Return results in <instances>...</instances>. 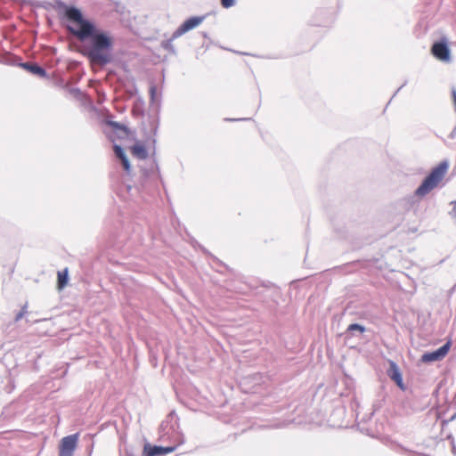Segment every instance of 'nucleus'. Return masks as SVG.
Wrapping results in <instances>:
<instances>
[{
	"instance_id": "obj_1",
	"label": "nucleus",
	"mask_w": 456,
	"mask_h": 456,
	"mask_svg": "<svg viewBox=\"0 0 456 456\" xmlns=\"http://www.w3.org/2000/svg\"><path fill=\"white\" fill-rule=\"evenodd\" d=\"M29 3L36 8L47 11L54 9L62 19L75 24H68L65 28L79 42L77 52L87 59L92 67L102 69L113 61L112 37L109 32L99 28L92 20L85 18L79 8L67 5L61 0H55L54 4L46 0H30Z\"/></svg>"
},
{
	"instance_id": "obj_2",
	"label": "nucleus",
	"mask_w": 456,
	"mask_h": 456,
	"mask_svg": "<svg viewBox=\"0 0 456 456\" xmlns=\"http://www.w3.org/2000/svg\"><path fill=\"white\" fill-rule=\"evenodd\" d=\"M449 167V162L444 160L436 167H433L430 173L422 180L419 186L415 190L414 195L423 198L428 195L432 190L438 187L440 183L445 176Z\"/></svg>"
},
{
	"instance_id": "obj_3",
	"label": "nucleus",
	"mask_w": 456,
	"mask_h": 456,
	"mask_svg": "<svg viewBox=\"0 0 456 456\" xmlns=\"http://www.w3.org/2000/svg\"><path fill=\"white\" fill-rule=\"evenodd\" d=\"M4 63L20 67L23 69L30 72L33 75L39 77H45V78L48 77V74H47L45 69L43 68L42 66H40L38 63L32 62V61L23 62L21 61V58L12 55V54H10L6 57Z\"/></svg>"
},
{
	"instance_id": "obj_4",
	"label": "nucleus",
	"mask_w": 456,
	"mask_h": 456,
	"mask_svg": "<svg viewBox=\"0 0 456 456\" xmlns=\"http://www.w3.org/2000/svg\"><path fill=\"white\" fill-rule=\"evenodd\" d=\"M451 346H452V341L448 340L439 348H437L434 351H431V352L424 353L421 355L420 361L424 363H430V362L441 361L447 355Z\"/></svg>"
},
{
	"instance_id": "obj_5",
	"label": "nucleus",
	"mask_w": 456,
	"mask_h": 456,
	"mask_svg": "<svg viewBox=\"0 0 456 456\" xmlns=\"http://www.w3.org/2000/svg\"><path fill=\"white\" fill-rule=\"evenodd\" d=\"M78 437V433L63 437L59 445V456H73L77 445Z\"/></svg>"
},
{
	"instance_id": "obj_6",
	"label": "nucleus",
	"mask_w": 456,
	"mask_h": 456,
	"mask_svg": "<svg viewBox=\"0 0 456 456\" xmlns=\"http://www.w3.org/2000/svg\"><path fill=\"white\" fill-rule=\"evenodd\" d=\"M206 16H191L185 20L173 33V38H178L186 32L197 28L204 20Z\"/></svg>"
},
{
	"instance_id": "obj_7",
	"label": "nucleus",
	"mask_w": 456,
	"mask_h": 456,
	"mask_svg": "<svg viewBox=\"0 0 456 456\" xmlns=\"http://www.w3.org/2000/svg\"><path fill=\"white\" fill-rule=\"evenodd\" d=\"M431 53L439 61H449L451 60V50L444 38L433 44Z\"/></svg>"
},
{
	"instance_id": "obj_8",
	"label": "nucleus",
	"mask_w": 456,
	"mask_h": 456,
	"mask_svg": "<svg viewBox=\"0 0 456 456\" xmlns=\"http://www.w3.org/2000/svg\"><path fill=\"white\" fill-rule=\"evenodd\" d=\"M387 373L391 380H393L401 389L404 390L403 375L395 362L389 361V368L387 369Z\"/></svg>"
},
{
	"instance_id": "obj_9",
	"label": "nucleus",
	"mask_w": 456,
	"mask_h": 456,
	"mask_svg": "<svg viewBox=\"0 0 456 456\" xmlns=\"http://www.w3.org/2000/svg\"><path fill=\"white\" fill-rule=\"evenodd\" d=\"M175 448L176 446L162 447L157 445H151L147 444L144 445L143 448V456H156L159 454H167L173 452L175 450Z\"/></svg>"
},
{
	"instance_id": "obj_10",
	"label": "nucleus",
	"mask_w": 456,
	"mask_h": 456,
	"mask_svg": "<svg viewBox=\"0 0 456 456\" xmlns=\"http://www.w3.org/2000/svg\"><path fill=\"white\" fill-rule=\"evenodd\" d=\"M131 153L139 159H146L148 158V151L145 145L139 142L131 147Z\"/></svg>"
},
{
	"instance_id": "obj_11",
	"label": "nucleus",
	"mask_w": 456,
	"mask_h": 456,
	"mask_svg": "<svg viewBox=\"0 0 456 456\" xmlns=\"http://www.w3.org/2000/svg\"><path fill=\"white\" fill-rule=\"evenodd\" d=\"M159 428H179V418L175 411H171L167 416L166 420L162 421Z\"/></svg>"
},
{
	"instance_id": "obj_12",
	"label": "nucleus",
	"mask_w": 456,
	"mask_h": 456,
	"mask_svg": "<svg viewBox=\"0 0 456 456\" xmlns=\"http://www.w3.org/2000/svg\"><path fill=\"white\" fill-rule=\"evenodd\" d=\"M69 282V269L66 267L57 273V288L58 289H64Z\"/></svg>"
},
{
	"instance_id": "obj_13",
	"label": "nucleus",
	"mask_w": 456,
	"mask_h": 456,
	"mask_svg": "<svg viewBox=\"0 0 456 456\" xmlns=\"http://www.w3.org/2000/svg\"><path fill=\"white\" fill-rule=\"evenodd\" d=\"M175 38H173V35L171 36V37L167 40H164L161 42V47L167 51L171 55H174L175 56L177 54V51L175 47V45H173V41L175 40Z\"/></svg>"
},
{
	"instance_id": "obj_14",
	"label": "nucleus",
	"mask_w": 456,
	"mask_h": 456,
	"mask_svg": "<svg viewBox=\"0 0 456 456\" xmlns=\"http://www.w3.org/2000/svg\"><path fill=\"white\" fill-rule=\"evenodd\" d=\"M108 125L115 130L124 132L126 135H127L129 133L128 127L119 122L110 120L108 121Z\"/></svg>"
},
{
	"instance_id": "obj_15",
	"label": "nucleus",
	"mask_w": 456,
	"mask_h": 456,
	"mask_svg": "<svg viewBox=\"0 0 456 456\" xmlns=\"http://www.w3.org/2000/svg\"><path fill=\"white\" fill-rule=\"evenodd\" d=\"M365 330H366V328L363 325L359 324V323H352L346 329V331L350 332L351 334H354V331H358L359 333H363V332H365Z\"/></svg>"
},
{
	"instance_id": "obj_16",
	"label": "nucleus",
	"mask_w": 456,
	"mask_h": 456,
	"mask_svg": "<svg viewBox=\"0 0 456 456\" xmlns=\"http://www.w3.org/2000/svg\"><path fill=\"white\" fill-rule=\"evenodd\" d=\"M113 151H114V154H115L116 158L118 160H121V159H123L124 158L126 157L125 150L120 145L114 144Z\"/></svg>"
},
{
	"instance_id": "obj_17",
	"label": "nucleus",
	"mask_w": 456,
	"mask_h": 456,
	"mask_svg": "<svg viewBox=\"0 0 456 456\" xmlns=\"http://www.w3.org/2000/svg\"><path fill=\"white\" fill-rule=\"evenodd\" d=\"M199 248L201 249V251L206 254L207 256H209L214 262L217 263L218 265H223V263L215 256H213L206 248H204L203 246L201 245H198Z\"/></svg>"
},
{
	"instance_id": "obj_18",
	"label": "nucleus",
	"mask_w": 456,
	"mask_h": 456,
	"mask_svg": "<svg viewBox=\"0 0 456 456\" xmlns=\"http://www.w3.org/2000/svg\"><path fill=\"white\" fill-rule=\"evenodd\" d=\"M119 161H120V163H121V165H122V167H123L124 170H125L127 174H129V173H130V171H131V164H130V161H129V159H128L127 156H126V158H124L123 159L119 160Z\"/></svg>"
},
{
	"instance_id": "obj_19",
	"label": "nucleus",
	"mask_w": 456,
	"mask_h": 456,
	"mask_svg": "<svg viewBox=\"0 0 456 456\" xmlns=\"http://www.w3.org/2000/svg\"><path fill=\"white\" fill-rule=\"evenodd\" d=\"M224 8H230L235 4V0H221Z\"/></svg>"
},
{
	"instance_id": "obj_20",
	"label": "nucleus",
	"mask_w": 456,
	"mask_h": 456,
	"mask_svg": "<svg viewBox=\"0 0 456 456\" xmlns=\"http://www.w3.org/2000/svg\"><path fill=\"white\" fill-rule=\"evenodd\" d=\"M452 205V209L450 211L451 217L454 220V223L456 224V200H453L451 202Z\"/></svg>"
},
{
	"instance_id": "obj_21",
	"label": "nucleus",
	"mask_w": 456,
	"mask_h": 456,
	"mask_svg": "<svg viewBox=\"0 0 456 456\" xmlns=\"http://www.w3.org/2000/svg\"><path fill=\"white\" fill-rule=\"evenodd\" d=\"M27 313V305H24L21 310L16 314L15 321H20Z\"/></svg>"
},
{
	"instance_id": "obj_22",
	"label": "nucleus",
	"mask_w": 456,
	"mask_h": 456,
	"mask_svg": "<svg viewBox=\"0 0 456 456\" xmlns=\"http://www.w3.org/2000/svg\"><path fill=\"white\" fill-rule=\"evenodd\" d=\"M133 114L135 117L143 116V110L141 108L134 107L133 108Z\"/></svg>"
},
{
	"instance_id": "obj_23",
	"label": "nucleus",
	"mask_w": 456,
	"mask_h": 456,
	"mask_svg": "<svg viewBox=\"0 0 456 456\" xmlns=\"http://www.w3.org/2000/svg\"><path fill=\"white\" fill-rule=\"evenodd\" d=\"M155 94H156V87L154 86H152L150 88V95H151V101H154Z\"/></svg>"
},
{
	"instance_id": "obj_24",
	"label": "nucleus",
	"mask_w": 456,
	"mask_h": 456,
	"mask_svg": "<svg viewBox=\"0 0 456 456\" xmlns=\"http://www.w3.org/2000/svg\"><path fill=\"white\" fill-rule=\"evenodd\" d=\"M250 118H225L224 120L226 122H236V121H242V120H249Z\"/></svg>"
},
{
	"instance_id": "obj_25",
	"label": "nucleus",
	"mask_w": 456,
	"mask_h": 456,
	"mask_svg": "<svg viewBox=\"0 0 456 456\" xmlns=\"http://www.w3.org/2000/svg\"><path fill=\"white\" fill-rule=\"evenodd\" d=\"M70 93L73 94L76 96H78L81 94V91L78 88H72L70 90Z\"/></svg>"
},
{
	"instance_id": "obj_26",
	"label": "nucleus",
	"mask_w": 456,
	"mask_h": 456,
	"mask_svg": "<svg viewBox=\"0 0 456 456\" xmlns=\"http://www.w3.org/2000/svg\"><path fill=\"white\" fill-rule=\"evenodd\" d=\"M151 126H152V129L154 131V134H156L157 129H158V126L154 124V121L151 122Z\"/></svg>"
},
{
	"instance_id": "obj_27",
	"label": "nucleus",
	"mask_w": 456,
	"mask_h": 456,
	"mask_svg": "<svg viewBox=\"0 0 456 456\" xmlns=\"http://www.w3.org/2000/svg\"><path fill=\"white\" fill-rule=\"evenodd\" d=\"M406 83H407V81H405V82H404V83H403V85H402V86H401L396 90V93H398V92L401 90V88H403L404 86H406Z\"/></svg>"
},
{
	"instance_id": "obj_28",
	"label": "nucleus",
	"mask_w": 456,
	"mask_h": 456,
	"mask_svg": "<svg viewBox=\"0 0 456 456\" xmlns=\"http://www.w3.org/2000/svg\"><path fill=\"white\" fill-rule=\"evenodd\" d=\"M204 38H208V34L207 32L201 33Z\"/></svg>"
},
{
	"instance_id": "obj_29",
	"label": "nucleus",
	"mask_w": 456,
	"mask_h": 456,
	"mask_svg": "<svg viewBox=\"0 0 456 456\" xmlns=\"http://www.w3.org/2000/svg\"><path fill=\"white\" fill-rule=\"evenodd\" d=\"M447 422H448V420H444H444H442V428H444V426L445 424H447Z\"/></svg>"
},
{
	"instance_id": "obj_30",
	"label": "nucleus",
	"mask_w": 456,
	"mask_h": 456,
	"mask_svg": "<svg viewBox=\"0 0 456 456\" xmlns=\"http://www.w3.org/2000/svg\"><path fill=\"white\" fill-rule=\"evenodd\" d=\"M100 428H107V427H106V423L102 424Z\"/></svg>"
},
{
	"instance_id": "obj_31",
	"label": "nucleus",
	"mask_w": 456,
	"mask_h": 456,
	"mask_svg": "<svg viewBox=\"0 0 456 456\" xmlns=\"http://www.w3.org/2000/svg\"><path fill=\"white\" fill-rule=\"evenodd\" d=\"M456 417V413H454L450 419H453Z\"/></svg>"
}]
</instances>
